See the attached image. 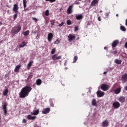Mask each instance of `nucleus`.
Masks as SVG:
<instances>
[{
    "mask_svg": "<svg viewBox=\"0 0 127 127\" xmlns=\"http://www.w3.org/2000/svg\"><path fill=\"white\" fill-rule=\"evenodd\" d=\"M46 16H48L49 15V10H46L45 12Z\"/></svg>",
    "mask_w": 127,
    "mask_h": 127,
    "instance_id": "473e14b6",
    "label": "nucleus"
},
{
    "mask_svg": "<svg viewBox=\"0 0 127 127\" xmlns=\"http://www.w3.org/2000/svg\"><path fill=\"white\" fill-rule=\"evenodd\" d=\"M66 23L67 25H71V24H72V22H71V20H67L66 21Z\"/></svg>",
    "mask_w": 127,
    "mask_h": 127,
    "instance_id": "72a5a7b5",
    "label": "nucleus"
},
{
    "mask_svg": "<svg viewBox=\"0 0 127 127\" xmlns=\"http://www.w3.org/2000/svg\"><path fill=\"white\" fill-rule=\"evenodd\" d=\"M27 3V1H26V0H23V6H24V10L25 11H26V4Z\"/></svg>",
    "mask_w": 127,
    "mask_h": 127,
    "instance_id": "a878e982",
    "label": "nucleus"
},
{
    "mask_svg": "<svg viewBox=\"0 0 127 127\" xmlns=\"http://www.w3.org/2000/svg\"><path fill=\"white\" fill-rule=\"evenodd\" d=\"M46 1H50V2H51V3H52V2H55V1H56V0H45Z\"/></svg>",
    "mask_w": 127,
    "mask_h": 127,
    "instance_id": "e433bc0d",
    "label": "nucleus"
},
{
    "mask_svg": "<svg viewBox=\"0 0 127 127\" xmlns=\"http://www.w3.org/2000/svg\"><path fill=\"white\" fill-rule=\"evenodd\" d=\"M22 34H23V35H24V36H27V35H28V34H29V32H23L22 33Z\"/></svg>",
    "mask_w": 127,
    "mask_h": 127,
    "instance_id": "58836bf2",
    "label": "nucleus"
},
{
    "mask_svg": "<svg viewBox=\"0 0 127 127\" xmlns=\"http://www.w3.org/2000/svg\"><path fill=\"white\" fill-rule=\"evenodd\" d=\"M52 58L53 60H60V59H62V56H58V55H57V54H56L52 57Z\"/></svg>",
    "mask_w": 127,
    "mask_h": 127,
    "instance_id": "39448f33",
    "label": "nucleus"
},
{
    "mask_svg": "<svg viewBox=\"0 0 127 127\" xmlns=\"http://www.w3.org/2000/svg\"><path fill=\"white\" fill-rule=\"evenodd\" d=\"M121 80L123 83H126L127 82V73H125L122 75L121 77Z\"/></svg>",
    "mask_w": 127,
    "mask_h": 127,
    "instance_id": "0eeeda50",
    "label": "nucleus"
},
{
    "mask_svg": "<svg viewBox=\"0 0 127 127\" xmlns=\"http://www.w3.org/2000/svg\"><path fill=\"white\" fill-rule=\"evenodd\" d=\"M92 105V106H97V101H96V99H93Z\"/></svg>",
    "mask_w": 127,
    "mask_h": 127,
    "instance_id": "c756f323",
    "label": "nucleus"
},
{
    "mask_svg": "<svg viewBox=\"0 0 127 127\" xmlns=\"http://www.w3.org/2000/svg\"><path fill=\"white\" fill-rule=\"evenodd\" d=\"M32 19H33V20H34V21H35V22H37V21H38V19L35 18V17H32Z\"/></svg>",
    "mask_w": 127,
    "mask_h": 127,
    "instance_id": "ea45409f",
    "label": "nucleus"
},
{
    "mask_svg": "<svg viewBox=\"0 0 127 127\" xmlns=\"http://www.w3.org/2000/svg\"><path fill=\"white\" fill-rule=\"evenodd\" d=\"M20 67H21V65L20 64L17 65L14 69V72H15L16 73H18V72H19V69H20Z\"/></svg>",
    "mask_w": 127,
    "mask_h": 127,
    "instance_id": "412c9836",
    "label": "nucleus"
},
{
    "mask_svg": "<svg viewBox=\"0 0 127 127\" xmlns=\"http://www.w3.org/2000/svg\"><path fill=\"white\" fill-rule=\"evenodd\" d=\"M100 13H102V12H103V11H102V10H100Z\"/></svg>",
    "mask_w": 127,
    "mask_h": 127,
    "instance_id": "6e6d98bb",
    "label": "nucleus"
},
{
    "mask_svg": "<svg viewBox=\"0 0 127 127\" xmlns=\"http://www.w3.org/2000/svg\"><path fill=\"white\" fill-rule=\"evenodd\" d=\"M39 114V109L34 110L33 112H31V115L33 116H37Z\"/></svg>",
    "mask_w": 127,
    "mask_h": 127,
    "instance_id": "f3484780",
    "label": "nucleus"
},
{
    "mask_svg": "<svg viewBox=\"0 0 127 127\" xmlns=\"http://www.w3.org/2000/svg\"><path fill=\"white\" fill-rule=\"evenodd\" d=\"M27 121H26L25 119H23L22 121V123L23 124H26V123H27Z\"/></svg>",
    "mask_w": 127,
    "mask_h": 127,
    "instance_id": "a18cd8bd",
    "label": "nucleus"
},
{
    "mask_svg": "<svg viewBox=\"0 0 127 127\" xmlns=\"http://www.w3.org/2000/svg\"><path fill=\"white\" fill-rule=\"evenodd\" d=\"M21 30V27L20 26H17L14 27L15 32H19Z\"/></svg>",
    "mask_w": 127,
    "mask_h": 127,
    "instance_id": "aec40b11",
    "label": "nucleus"
},
{
    "mask_svg": "<svg viewBox=\"0 0 127 127\" xmlns=\"http://www.w3.org/2000/svg\"><path fill=\"white\" fill-rule=\"evenodd\" d=\"M116 16H117V17L119 16V14H116Z\"/></svg>",
    "mask_w": 127,
    "mask_h": 127,
    "instance_id": "4d7b16f0",
    "label": "nucleus"
},
{
    "mask_svg": "<svg viewBox=\"0 0 127 127\" xmlns=\"http://www.w3.org/2000/svg\"><path fill=\"white\" fill-rule=\"evenodd\" d=\"M55 44H59V43H60V41H59L58 39L55 42Z\"/></svg>",
    "mask_w": 127,
    "mask_h": 127,
    "instance_id": "a19ab883",
    "label": "nucleus"
},
{
    "mask_svg": "<svg viewBox=\"0 0 127 127\" xmlns=\"http://www.w3.org/2000/svg\"><path fill=\"white\" fill-rule=\"evenodd\" d=\"M55 51H56V48H54L51 51V54H54L55 53Z\"/></svg>",
    "mask_w": 127,
    "mask_h": 127,
    "instance_id": "f704fd0d",
    "label": "nucleus"
},
{
    "mask_svg": "<svg viewBox=\"0 0 127 127\" xmlns=\"http://www.w3.org/2000/svg\"><path fill=\"white\" fill-rule=\"evenodd\" d=\"M73 8V4L70 5L69 6L68 8L67 9V14H71L72 13V9Z\"/></svg>",
    "mask_w": 127,
    "mask_h": 127,
    "instance_id": "9d476101",
    "label": "nucleus"
},
{
    "mask_svg": "<svg viewBox=\"0 0 127 127\" xmlns=\"http://www.w3.org/2000/svg\"><path fill=\"white\" fill-rule=\"evenodd\" d=\"M75 38H76V37L74 35H72V34H70L68 36V39L69 42H72V41H73V40H75Z\"/></svg>",
    "mask_w": 127,
    "mask_h": 127,
    "instance_id": "423d86ee",
    "label": "nucleus"
},
{
    "mask_svg": "<svg viewBox=\"0 0 127 127\" xmlns=\"http://www.w3.org/2000/svg\"><path fill=\"white\" fill-rule=\"evenodd\" d=\"M32 64H33V61L29 62V63L27 64V68L28 70L30 69V67H31V66H32Z\"/></svg>",
    "mask_w": 127,
    "mask_h": 127,
    "instance_id": "393cba45",
    "label": "nucleus"
},
{
    "mask_svg": "<svg viewBox=\"0 0 127 127\" xmlns=\"http://www.w3.org/2000/svg\"><path fill=\"white\" fill-rule=\"evenodd\" d=\"M97 97L99 98H101V97H103L105 95V92L101 91V90H99L97 92Z\"/></svg>",
    "mask_w": 127,
    "mask_h": 127,
    "instance_id": "9b49d317",
    "label": "nucleus"
},
{
    "mask_svg": "<svg viewBox=\"0 0 127 127\" xmlns=\"http://www.w3.org/2000/svg\"><path fill=\"white\" fill-rule=\"evenodd\" d=\"M51 107H54V104L51 103Z\"/></svg>",
    "mask_w": 127,
    "mask_h": 127,
    "instance_id": "8fccbe9b",
    "label": "nucleus"
},
{
    "mask_svg": "<svg viewBox=\"0 0 127 127\" xmlns=\"http://www.w3.org/2000/svg\"><path fill=\"white\" fill-rule=\"evenodd\" d=\"M2 105V109L4 112V116H6V114H7V103L6 102H4V103H3Z\"/></svg>",
    "mask_w": 127,
    "mask_h": 127,
    "instance_id": "f03ea898",
    "label": "nucleus"
},
{
    "mask_svg": "<svg viewBox=\"0 0 127 127\" xmlns=\"http://www.w3.org/2000/svg\"><path fill=\"white\" fill-rule=\"evenodd\" d=\"M33 77V74H32V73H30L28 75L27 81H29V80H31V79H32Z\"/></svg>",
    "mask_w": 127,
    "mask_h": 127,
    "instance_id": "cd10ccee",
    "label": "nucleus"
},
{
    "mask_svg": "<svg viewBox=\"0 0 127 127\" xmlns=\"http://www.w3.org/2000/svg\"><path fill=\"white\" fill-rule=\"evenodd\" d=\"M26 44H27V43L25 41H23L21 44H20L19 45V48H22V47H24V46H26Z\"/></svg>",
    "mask_w": 127,
    "mask_h": 127,
    "instance_id": "b1692460",
    "label": "nucleus"
},
{
    "mask_svg": "<svg viewBox=\"0 0 127 127\" xmlns=\"http://www.w3.org/2000/svg\"><path fill=\"white\" fill-rule=\"evenodd\" d=\"M98 3H99V1H98V0H93L91 3V6H96Z\"/></svg>",
    "mask_w": 127,
    "mask_h": 127,
    "instance_id": "4468645a",
    "label": "nucleus"
},
{
    "mask_svg": "<svg viewBox=\"0 0 127 127\" xmlns=\"http://www.w3.org/2000/svg\"><path fill=\"white\" fill-rule=\"evenodd\" d=\"M119 44V40H115L112 44V46L113 48H114L115 47H117V46Z\"/></svg>",
    "mask_w": 127,
    "mask_h": 127,
    "instance_id": "2eb2a0df",
    "label": "nucleus"
},
{
    "mask_svg": "<svg viewBox=\"0 0 127 127\" xmlns=\"http://www.w3.org/2000/svg\"><path fill=\"white\" fill-rule=\"evenodd\" d=\"M103 74H104V75H105V74H107V72H106V71H105V72L103 73Z\"/></svg>",
    "mask_w": 127,
    "mask_h": 127,
    "instance_id": "5fc2aeb1",
    "label": "nucleus"
},
{
    "mask_svg": "<svg viewBox=\"0 0 127 127\" xmlns=\"http://www.w3.org/2000/svg\"><path fill=\"white\" fill-rule=\"evenodd\" d=\"M126 25L127 26V19L126 20Z\"/></svg>",
    "mask_w": 127,
    "mask_h": 127,
    "instance_id": "3c124183",
    "label": "nucleus"
},
{
    "mask_svg": "<svg viewBox=\"0 0 127 127\" xmlns=\"http://www.w3.org/2000/svg\"><path fill=\"white\" fill-rule=\"evenodd\" d=\"M106 48H107V47H104V49H106Z\"/></svg>",
    "mask_w": 127,
    "mask_h": 127,
    "instance_id": "bf43d9fd",
    "label": "nucleus"
},
{
    "mask_svg": "<svg viewBox=\"0 0 127 127\" xmlns=\"http://www.w3.org/2000/svg\"><path fill=\"white\" fill-rule=\"evenodd\" d=\"M118 101L119 102H120V103H125V101H126V97L124 96H120L118 98Z\"/></svg>",
    "mask_w": 127,
    "mask_h": 127,
    "instance_id": "dca6fc26",
    "label": "nucleus"
},
{
    "mask_svg": "<svg viewBox=\"0 0 127 127\" xmlns=\"http://www.w3.org/2000/svg\"><path fill=\"white\" fill-rule=\"evenodd\" d=\"M65 22H62L61 24H59V26L61 27L63 25H64Z\"/></svg>",
    "mask_w": 127,
    "mask_h": 127,
    "instance_id": "37998d69",
    "label": "nucleus"
},
{
    "mask_svg": "<svg viewBox=\"0 0 127 127\" xmlns=\"http://www.w3.org/2000/svg\"><path fill=\"white\" fill-rule=\"evenodd\" d=\"M112 106L114 109H119L121 107V104L120 102L117 101L113 103Z\"/></svg>",
    "mask_w": 127,
    "mask_h": 127,
    "instance_id": "20e7f679",
    "label": "nucleus"
},
{
    "mask_svg": "<svg viewBox=\"0 0 127 127\" xmlns=\"http://www.w3.org/2000/svg\"><path fill=\"white\" fill-rule=\"evenodd\" d=\"M18 4L15 3L13 5V11H14L15 13H17L18 12Z\"/></svg>",
    "mask_w": 127,
    "mask_h": 127,
    "instance_id": "6e6552de",
    "label": "nucleus"
},
{
    "mask_svg": "<svg viewBox=\"0 0 127 127\" xmlns=\"http://www.w3.org/2000/svg\"><path fill=\"white\" fill-rule=\"evenodd\" d=\"M102 127H109V122L107 120H105L104 121L102 122Z\"/></svg>",
    "mask_w": 127,
    "mask_h": 127,
    "instance_id": "f8f14e48",
    "label": "nucleus"
},
{
    "mask_svg": "<svg viewBox=\"0 0 127 127\" xmlns=\"http://www.w3.org/2000/svg\"><path fill=\"white\" fill-rule=\"evenodd\" d=\"M25 32H29V31L27 30Z\"/></svg>",
    "mask_w": 127,
    "mask_h": 127,
    "instance_id": "13d9d810",
    "label": "nucleus"
},
{
    "mask_svg": "<svg viewBox=\"0 0 127 127\" xmlns=\"http://www.w3.org/2000/svg\"><path fill=\"white\" fill-rule=\"evenodd\" d=\"M101 17L100 16H99V17H98V21H101Z\"/></svg>",
    "mask_w": 127,
    "mask_h": 127,
    "instance_id": "de8ad7c7",
    "label": "nucleus"
},
{
    "mask_svg": "<svg viewBox=\"0 0 127 127\" xmlns=\"http://www.w3.org/2000/svg\"><path fill=\"white\" fill-rule=\"evenodd\" d=\"M79 29V26H76L74 27V31L76 32V31H78Z\"/></svg>",
    "mask_w": 127,
    "mask_h": 127,
    "instance_id": "4c0bfd02",
    "label": "nucleus"
},
{
    "mask_svg": "<svg viewBox=\"0 0 127 127\" xmlns=\"http://www.w3.org/2000/svg\"><path fill=\"white\" fill-rule=\"evenodd\" d=\"M50 112V108H47L43 110L42 114H43L44 115H46V114H49Z\"/></svg>",
    "mask_w": 127,
    "mask_h": 127,
    "instance_id": "ddd939ff",
    "label": "nucleus"
},
{
    "mask_svg": "<svg viewBox=\"0 0 127 127\" xmlns=\"http://www.w3.org/2000/svg\"><path fill=\"white\" fill-rule=\"evenodd\" d=\"M111 53H112V54H114V55H116V54H118V51H115L114 52H111Z\"/></svg>",
    "mask_w": 127,
    "mask_h": 127,
    "instance_id": "79ce46f5",
    "label": "nucleus"
},
{
    "mask_svg": "<svg viewBox=\"0 0 127 127\" xmlns=\"http://www.w3.org/2000/svg\"><path fill=\"white\" fill-rule=\"evenodd\" d=\"M16 18H17V13H16L13 15L14 20H15L16 19Z\"/></svg>",
    "mask_w": 127,
    "mask_h": 127,
    "instance_id": "c9c22d12",
    "label": "nucleus"
},
{
    "mask_svg": "<svg viewBox=\"0 0 127 127\" xmlns=\"http://www.w3.org/2000/svg\"><path fill=\"white\" fill-rule=\"evenodd\" d=\"M36 84L38 86H40V85H41V84H42V80H41V79H37V80L36 81Z\"/></svg>",
    "mask_w": 127,
    "mask_h": 127,
    "instance_id": "5701e85b",
    "label": "nucleus"
},
{
    "mask_svg": "<svg viewBox=\"0 0 127 127\" xmlns=\"http://www.w3.org/2000/svg\"><path fill=\"white\" fill-rule=\"evenodd\" d=\"M109 14H110V13H105V16H106V17H109Z\"/></svg>",
    "mask_w": 127,
    "mask_h": 127,
    "instance_id": "c03bdc74",
    "label": "nucleus"
},
{
    "mask_svg": "<svg viewBox=\"0 0 127 127\" xmlns=\"http://www.w3.org/2000/svg\"><path fill=\"white\" fill-rule=\"evenodd\" d=\"M120 29L122 31H126V30H127V29H126V27L124 26H121L120 27Z\"/></svg>",
    "mask_w": 127,
    "mask_h": 127,
    "instance_id": "7c9ffc66",
    "label": "nucleus"
},
{
    "mask_svg": "<svg viewBox=\"0 0 127 127\" xmlns=\"http://www.w3.org/2000/svg\"><path fill=\"white\" fill-rule=\"evenodd\" d=\"M101 89L102 90V91H108L109 89H110V86L106 84H103L101 85Z\"/></svg>",
    "mask_w": 127,
    "mask_h": 127,
    "instance_id": "7ed1b4c3",
    "label": "nucleus"
},
{
    "mask_svg": "<svg viewBox=\"0 0 127 127\" xmlns=\"http://www.w3.org/2000/svg\"><path fill=\"white\" fill-rule=\"evenodd\" d=\"M75 17L77 20H80V19H82L83 17H84V16H83V15L82 14H79V15H76Z\"/></svg>",
    "mask_w": 127,
    "mask_h": 127,
    "instance_id": "4be33fe9",
    "label": "nucleus"
},
{
    "mask_svg": "<svg viewBox=\"0 0 127 127\" xmlns=\"http://www.w3.org/2000/svg\"><path fill=\"white\" fill-rule=\"evenodd\" d=\"M27 119L29 120H31L32 121H34V120L36 119V116H32L31 115H28Z\"/></svg>",
    "mask_w": 127,
    "mask_h": 127,
    "instance_id": "a211bd4d",
    "label": "nucleus"
},
{
    "mask_svg": "<svg viewBox=\"0 0 127 127\" xmlns=\"http://www.w3.org/2000/svg\"><path fill=\"white\" fill-rule=\"evenodd\" d=\"M125 90L127 91V86H126V87H125Z\"/></svg>",
    "mask_w": 127,
    "mask_h": 127,
    "instance_id": "864d4df0",
    "label": "nucleus"
},
{
    "mask_svg": "<svg viewBox=\"0 0 127 127\" xmlns=\"http://www.w3.org/2000/svg\"><path fill=\"white\" fill-rule=\"evenodd\" d=\"M53 38V34L52 33H49L48 35V40L49 42L51 43L52 39Z\"/></svg>",
    "mask_w": 127,
    "mask_h": 127,
    "instance_id": "1a4fd4ad",
    "label": "nucleus"
},
{
    "mask_svg": "<svg viewBox=\"0 0 127 127\" xmlns=\"http://www.w3.org/2000/svg\"><path fill=\"white\" fill-rule=\"evenodd\" d=\"M54 23H55L54 21L53 20L51 21V24L52 25H54Z\"/></svg>",
    "mask_w": 127,
    "mask_h": 127,
    "instance_id": "49530a36",
    "label": "nucleus"
},
{
    "mask_svg": "<svg viewBox=\"0 0 127 127\" xmlns=\"http://www.w3.org/2000/svg\"><path fill=\"white\" fill-rule=\"evenodd\" d=\"M1 25H2V22H0V26H1Z\"/></svg>",
    "mask_w": 127,
    "mask_h": 127,
    "instance_id": "603ef678",
    "label": "nucleus"
},
{
    "mask_svg": "<svg viewBox=\"0 0 127 127\" xmlns=\"http://www.w3.org/2000/svg\"><path fill=\"white\" fill-rule=\"evenodd\" d=\"M122 91V88L120 87H119L116 89L114 90V93L115 94H116L117 95L120 94Z\"/></svg>",
    "mask_w": 127,
    "mask_h": 127,
    "instance_id": "6ab92c4d",
    "label": "nucleus"
},
{
    "mask_svg": "<svg viewBox=\"0 0 127 127\" xmlns=\"http://www.w3.org/2000/svg\"><path fill=\"white\" fill-rule=\"evenodd\" d=\"M77 60H78V57L77 56H75L73 58V63H76V62H77Z\"/></svg>",
    "mask_w": 127,
    "mask_h": 127,
    "instance_id": "2f4dec72",
    "label": "nucleus"
},
{
    "mask_svg": "<svg viewBox=\"0 0 127 127\" xmlns=\"http://www.w3.org/2000/svg\"><path fill=\"white\" fill-rule=\"evenodd\" d=\"M125 47L127 49V42L125 43Z\"/></svg>",
    "mask_w": 127,
    "mask_h": 127,
    "instance_id": "09e8293b",
    "label": "nucleus"
},
{
    "mask_svg": "<svg viewBox=\"0 0 127 127\" xmlns=\"http://www.w3.org/2000/svg\"><path fill=\"white\" fill-rule=\"evenodd\" d=\"M7 94H8V89H6L3 92V95L4 96H7Z\"/></svg>",
    "mask_w": 127,
    "mask_h": 127,
    "instance_id": "c85d7f7f",
    "label": "nucleus"
},
{
    "mask_svg": "<svg viewBox=\"0 0 127 127\" xmlns=\"http://www.w3.org/2000/svg\"><path fill=\"white\" fill-rule=\"evenodd\" d=\"M31 90H32V88L30 86H26L24 87L19 93L20 98H21L22 99L26 98V97L29 95V93L31 92Z\"/></svg>",
    "mask_w": 127,
    "mask_h": 127,
    "instance_id": "f257e3e1",
    "label": "nucleus"
},
{
    "mask_svg": "<svg viewBox=\"0 0 127 127\" xmlns=\"http://www.w3.org/2000/svg\"><path fill=\"white\" fill-rule=\"evenodd\" d=\"M115 63H116V64H122V60H119V59H116L115 60Z\"/></svg>",
    "mask_w": 127,
    "mask_h": 127,
    "instance_id": "bb28decb",
    "label": "nucleus"
}]
</instances>
